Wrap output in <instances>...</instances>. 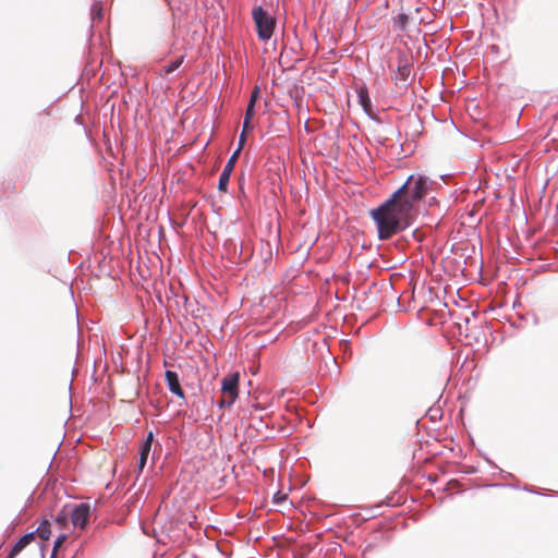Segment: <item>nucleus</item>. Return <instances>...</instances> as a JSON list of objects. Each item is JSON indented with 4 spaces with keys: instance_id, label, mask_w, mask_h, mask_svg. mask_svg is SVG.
<instances>
[{
    "instance_id": "1",
    "label": "nucleus",
    "mask_w": 558,
    "mask_h": 558,
    "mask_svg": "<svg viewBox=\"0 0 558 558\" xmlns=\"http://www.w3.org/2000/svg\"><path fill=\"white\" fill-rule=\"evenodd\" d=\"M428 191V178L411 174L407 181L379 207L371 210L378 238L388 240L407 229L414 216V206Z\"/></svg>"
},
{
    "instance_id": "2",
    "label": "nucleus",
    "mask_w": 558,
    "mask_h": 558,
    "mask_svg": "<svg viewBox=\"0 0 558 558\" xmlns=\"http://www.w3.org/2000/svg\"><path fill=\"white\" fill-rule=\"evenodd\" d=\"M252 15L259 39L264 41L270 39L276 26L275 17L262 7L255 8Z\"/></svg>"
},
{
    "instance_id": "3",
    "label": "nucleus",
    "mask_w": 558,
    "mask_h": 558,
    "mask_svg": "<svg viewBox=\"0 0 558 558\" xmlns=\"http://www.w3.org/2000/svg\"><path fill=\"white\" fill-rule=\"evenodd\" d=\"M239 373L229 374L228 376L223 377L221 381V405L230 407L235 401L239 393Z\"/></svg>"
},
{
    "instance_id": "4",
    "label": "nucleus",
    "mask_w": 558,
    "mask_h": 558,
    "mask_svg": "<svg viewBox=\"0 0 558 558\" xmlns=\"http://www.w3.org/2000/svg\"><path fill=\"white\" fill-rule=\"evenodd\" d=\"M89 515H90V506H89V504H86V502H82L70 510V518H71L72 524L75 527H80L82 530H84L87 526Z\"/></svg>"
},
{
    "instance_id": "5",
    "label": "nucleus",
    "mask_w": 558,
    "mask_h": 558,
    "mask_svg": "<svg viewBox=\"0 0 558 558\" xmlns=\"http://www.w3.org/2000/svg\"><path fill=\"white\" fill-rule=\"evenodd\" d=\"M238 158H239V151H233V154L230 156L229 160L227 161V163L220 174L219 182H218V190L220 192H223V193L227 192L229 180H230L231 173L234 169Z\"/></svg>"
},
{
    "instance_id": "6",
    "label": "nucleus",
    "mask_w": 558,
    "mask_h": 558,
    "mask_svg": "<svg viewBox=\"0 0 558 558\" xmlns=\"http://www.w3.org/2000/svg\"><path fill=\"white\" fill-rule=\"evenodd\" d=\"M165 376H166V381H167L169 390L177 397L184 400L185 395H184L183 389L181 388L178 374L172 371H167Z\"/></svg>"
},
{
    "instance_id": "7",
    "label": "nucleus",
    "mask_w": 558,
    "mask_h": 558,
    "mask_svg": "<svg viewBox=\"0 0 558 558\" xmlns=\"http://www.w3.org/2000/svg\"><path fill=\"white\" fill-rule=\"evenodd\" d=\"M411 73V65L408 60L400 58L397 71L392 77L396 85L405 83Z\"/></svg>"
},
{
    "instance_id": "8",
    "label": "nucleus",
    "mask_w": 558,
    "mask_h": 558,
    "mask_svg": "<svg viewBox=\"0 0 558 558\" xmlns=\"http://www.w3.org/2000/svg\"><path fill=\"white\" fill-rule=\"evenodd\" d=\"M154 440V434L153 432H149L145 441L142 444L140 448V461H138V469L142 471L147 462L148 454L151 449V444Z\"/></svg>"
},
{
    "instance_id": "9",
    "label": "nucleus",
    "mask_w": 558,
    "mask_h": 558,
    "mask_svg": "<svg viewBox=\"0 0 558 558\" xmlns=\"http://www.w3.org/2000/svg\"><path fill=\"white\" fill-rule=\"evenodd\" d=\"M34 539V533H28L22 536L12 547L8 558H14L19 555L32 541Z\"/></svg>"
},
{
    "instance_id": "10",
    "label": "nucleus",
    "mask_w": 558,
    "mask_h": 558,
    "mask_svg": "<svg viewBox=\"0 0 558 558\" xmlns=\"http://www.w3.org/2000/svg\"><path fill=\"white\" fill-rule=\"evenodd\" d=\"M359 104L362 106L364 111L368 114L372 112V101L368 96V92L365 87L357 89Z\"/></svg>"
},
{
    "instance_id": "11",
    "label": "nucleus",
    "mask_w": 558,
    "mask_h": 558,
    "mask_svg": "<svg viewBox=\"0 0 558 558\" xmlns=\"http://www.w3.org/2000/svg\"><path fill=\"white\" fill-rule=\"evenodd\" d=\"M36 533H37L38 537H40L41 539H44V541L49 539V537L51 535V523H50V521L47 520V519H44L40 522L39 526L37 527Z\"/></svg>"
},
{
    "instance_id": "12",
    "label": "nucleus",
    "mask_w": 558,
    "mask_h": 558,
    "mask_svg": "<svg viewBox=\"0 0 558 558\" xmlns=\"http://www.w3.org/2000/svg\"><path fill=\"white\" fill-rule=\"evenodd\" d=\"M183 62V57H180L173 61H170L169 63L165 64L161 70H160V73L163 74V75H168L170 73H172L173 71H175Z\"/></svg>"
},
{
    "instance_id": "13",
    "label": "nucleus",
    "mask_w": 558,
    "mask_h": 558,
    "mask_svg": "<svg viewBox=\"0 0 558 558\" xmlns=\"http://www.w3.org/2000/svg\"><path fill=\"white\" fill-rule=\"evenodd\" d=\"M254 116H255V106L252 104H248L246 107V110H245L244 121H243V125H244L245 130L253 129L251 121L254 118Z\"/></svg>"
},
{
    "instance_id": "14",
    "label": "nucleus",
    "mask_w": 558,
    "mask_h": 558,
    "mask_svg": "<svg viewBox=\"0 0 558 558\" xmlns=\"http://www.w3.org/2000/svg\"><path fill=\"white\" fill-rule=\"evenodd\" d=\"M70 517V510L68 511L66 508H63L56 518V524L59 526V529H64L68 524V519Z\"/></svg>"
},
{
    "instance_id": "15",
    "label": "nucleus",
    "mask_w": 558,
    "mask_h": 558,
    "mask_svg": "<svg viewBox=\"0 0 558 558\" xmlns=\"http://www.w3.org/2000/svg\"><path fill=\"white\" fill-rule=\"evenodd\" d=\"M66 534L65 533H61L56 542H54V546H53V549H52V555H51V558H54L56 557V554L58 551V549L63 545V543L66 541Z\"/></svg>"
},
{
    "instance_id": "16",
    "label": "nucleus",
    "mask_w": 558,
    "mask_h": 558,
    "mask_svg": "<svg viewBox=\"0 0 558 558\" xmlns=\"http://www.w3.org/2000/svg\"><path fill=\"white\" fill-rule=\"evenodd\" d=\"M250 130L242 129V132L239 136V145L238 148L234 151H239V155L241 154V150L243 149L245 142H246V134Z\"/></svg>"
},
{
    "instance_id": "17",
    "label": "nucleus",
    "mask_w": 558,
    "mask_h": 558,
    "mask_svg": "<svg viewBox=\"0 0 558 558\" xmlns=\"http://www.w3.org/2000/svg\"><path fill=\"white\" fill-rule=\"evenodd\" d=\"M287 494H283L281 492H277L275 495H274V502L276 505H281L283 504L286 500H287Z\"/></svg>"
},
{
    "instance_id": "18",
    "label": "nucleus",
    "mask_w": 558,
    "mask_h": 558,
    "mask_svg": "<svg viewBox=\"0 0 558 558\" xmlns=\"http://www.w3.org/2000/svg\"><path fill=\"white\" fill-rule=\"evenodd\" d=\"M259 95H260L259 87L255 86V88L253 89V92L251 94V98H250L248 104H252V105L255 106L257 100H258V98H259Z\"/></svg>"
},
{
    "instance_id": "19",
    "label": "nucleus",
    "mask_w": 558,
    "mask_h": 558,
    "mask_svg": "<svg viewBox=\"0 0 558 558\" xmlns=\"http://www.w3.org/2000/svg\"><path fill=\"white\" fill-rule=\"evenodd\" d=\"M400 20H401V22H405V21H407V16L402 14V15L400 16Z\"/></svg>"
}]
</instances>
